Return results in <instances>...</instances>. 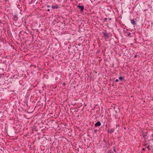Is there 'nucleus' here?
<instances>
[{
  "label": "nucleus",
  "instance_id": "nucleus-1",
  "mask_svg": "<svg viewBox=\"0 0 153 153\" xmlns=\"http://www.w3.org/2000/svg\"><path fill=\"white\" fill-rule=\"evenodd\" d=\"M77 7L80 10L81 13L84 10V6L82 3H79L77 5Z\"/></svg>",
  "mask_w": 153,
  "mask_h": 153
},
{
  "label": "nucleus",
  "instance_id": "nucleus-2",
  "mask_svg": "<svg viewBox=\"0 0 153 153\" xmlns=\"http://www.w3.org/2000/svg\"><path fill=\"white\" fill-rule=\"evenodd\" d=\"M102 33L103 35V37L106 39H108L110 36L106 30H105Z\"/></svg>",
  "mask_w": 153,
  "mask_h": 153
},
{
  "label": "nucleus",
  "instance_id": "nucleus-3",
  "mask_svg": "<svg viewBox=\"0 0 153 153\" xmlns=\"http://www.w3.org/2000/svg\"><path fill=\"white\" fill-rule=\"evenodd\" d=\"M148 133V131L145 132H144L143 131H142V136L145 139H146V138H145V137L146 136H147Z\"/></svg>",
  "mask_w": 153,
  "mask_h": 153
},
{
  "label": "nucleus",
  "instance_id": "nucleus-4",
  "mask_svg": "<svg viewBox=\"0 0 153 153\" xmlns=\"http://www.w3.org/2000/svg\"><path fill=\"white\" fill-rule=\"evenodd\" d=\"M136 21L137 19H131V23L133 25H137V23H136Z\"/></svg>",
  "mask_w": 153,
  "mask_h": 153
},
{
  "label": "nucleus",
  "instance_id": "nucleus-5",
  "mask_svg": "<svg viewBox=\"0 0 153 153\" xmlns=\"http://www.w3.org/2000/svg\"><path fill=\"white\" fill-rule=\"evenodd\" d=\"M101 125V123L100 121H97L94 124L95 127H98L100 126Z\"/></svg>",
  "mask_w": 153,
  "mask_h": 153
},
{
  "label": "nucleus",
  "instance_id": "nucleus-6",
  "mask_svg": "<svg viewBox=\"0 0 153 153\" xmlns=\"http://www.w3.org/2000/svg\"><path fill=\"white\" fill-rule=\"evenodd\" d=\"M18 18L17 15H16L14 16L12 19L14 21L16 22L18 20Z\"/></svg>",
  "mask_w": 153,
  "mask_h": 153
},
{
  "label": "nucleus",
  "instance_id": "nucleus-7",
  "mask_svg": "<svg viewBox=\"0 0 153 153\" xmlns=\"http://www.w3.org/2000/svg\"><path fill=\"white\" fill-rule=\"evenodd\" d=\"M51 8H52L53 9H57L59 8V7L58 6V5H52L51 7Z\"/></svg>",
  "mask_w": 153,
  "mask_h": 153
},
{
  "label": "nucleus",
  "instance_id": "nucleus-8",
  "mask_svg": "<svg viewBox=\"0 0 153 153\" xmlns=\"http://www.w3.org/2000/svg\"><path fill=\"white\" fill-rule=\"evenodd\" d=\"M125 77L124 76H120L119 77V79L121 81H124L125 80Z\"/></svg>",
  "mask_w": 153,
  "mask_h": 153
},
{
  "label": "nucleus",
  "instance_id": "nucleus-9",
  "mask_svg": "<svg viewBox=\"0 0 153 153\" xmlns=\"http://www.w3.org/2000/svg\"><path fill=\"white\" fill-rule=\"evenodd\" d=\"M20 78V76L19 75L17 74L13 76L12 78H13L15 79H18Z\"/></svg>",
  "mask_w": 153,
  "mask_h": 153
},
{
  "label": "nucleus",
  "instance_id": "nucleus-10",
  "mask_svg": "<svg viewBox=\"0 0 153 153\" xmlns=\"http://www.w3.org/2000/svg\"><path fill=\"white\" fill-rule=\"evenodd\" d=\"M116 128L114 127L113 128L110 129V133L111 134L114 132V131L115 130Z\"/></svg>",
  "mask_w": 153,
  "mask_h": 153
},
{
  "label": "nucleus",
  "instance_id": "nucleus-11",
  "mask_svg": "<svg viewBox=\"0 0 153 153\" xmlns=\"http://www.w3.org/2000/svg\"><path fill=\"white\" fill-rule=\"evenodd\" d=\"M125 33L127 34V36H130L131 35V33L130 32H125Z\"/></svg>",
  "mask_w": 153,
  "mask_h": 153
},
{
  "label": "nucleus",
  "instance_id": "nucleus-12",
  "mask_svg": "<svg viewBox=\"0 0 153 153\" xmlns=\"http://www.w3.org/2000/svg\"><path fill=\"white\" fill-rule=\"evenodd\" d=\"M108 153H114L111 149H108Z\"/></svg>",
  "mask_w": 153,
  "mask_h": 153
},
{
  "label": "nucleus",
  "instance_id": "nucleus-13",
  "mask_svg": "<svg viewBox=\"0 0 153 153\" xmlns=\"http://www.w3.org/2000/svg\"><path fill=\"white\" fill-rule=\"evenodd\" d=\"M33 129H34L35 130L37 131V130L38 129V128H37V126H33Z\"/></svg>",
  "mask_w": 153,
  "mask_h": 153
},
{
  "label": "nucleus",
  "instance_id": "nucleus-14",
  "mask_svg": "<svg viewBox=\"0 0 153 153\" xmlns=\"http://www.w3.org/2000/svg\"><path fill=\"white\" fill-rule=\"evenodd\" d=\"M146 148L148 149L149 150H151V149L150 148V146L149 145L148 146L146 147Z\"/></svg>",
  "mask_w": 153,
  "mask_h": 153
},
{
  "label": "nucleus",
  "instance_id": "nucleus-15",
  "mask_svg": "<svg viewBox=\"0 0 153 153\" xmlns=\"http://www.w3.org/2000/svg\"><path fill=\"white\" fill-rule=\"evenodd\" d=\"M113 151L114 152H116V147L115 146H114L113 147Z\"/></svg>",
  "mask_w": 153,
  "mask_h": 153
},
{
  "label": "nucleus",
  "instance_id": "nucleus-16",
  "mask_svg": "<svg viewBox=\"0 0 153 153\" xmlns=\"http://www.w3.org/2000/svg\"><path fill=\"white\" fill-rule=\"evenodd\" d=\"M107 18H105L104 19V21L106 22L107 21Z\"/></svg>",
  "mask_w": 153,
  "mask_h": 153
},
{
  "label": "nucleus",
  "instance_id": "nucleus-17",
  "mask_svg": "<svg viewBox=\"0 0 153 153\" xmlns=\"http://www.w3.org/2000/svg\"><path fill=\"white\" fill-rule=\"evenodd\" d=\"M124 30V32L125 33V32H127L126 31L128 30V29H124V30Z\"/></svg>",
  "mask_w": 153,
  "mask_h": 153
},
{
  "label": "nucleus",
  "instance_id": "nucleus-18",
  "mask_svg": "<svg viewBox=\"0 0 153 153\" xmlns=\"http://www.w3.org/2000/svg\"><path fill=\"white\" fill-rule=\"evenodd\" d=\"M97 129H94V132L95 133H97Z\"/></svg>",
  "mask_w": 153,
  "mask_h": 153
},
{
  "label": "nucleus",
  "instance_id": "nucleus-19",
  "mask_svg": "<svg viewBox=\"0 0 153 153\" xmlns=\"http://www.w3.org/2000/svg\"><path fill=\"white\" fill-rule=\"evenodd\" d=\"M108 147H107V146H106V147H105V151H106V150L108 149Z\"/></svg>",
  "mask_w": 153,
  "mask_h": 153
},
{
  "label": "nucleus",
  "instance_id": "nucleus-20",
  "mask_svg": "<svg viewBox=\"0 0 153 153\" xmlns=\"http://www.w3.org/2000/svg\"><path fill=\"white\" fill-rule=\"evenodd\" d=\"M65 85H66V84H65V82H64L62 84V85L63 86H65Z\"/></svg>",
  "mask_w": 153,
  "mask_h": 153
},
{
  "label": "nucleus",
  "instance_id": "nucleus-21",
  "mask_svg": "<svg viewBox=\"0 0 153 153\" xmlns=\"http://www.w3.org/2000/svg\"><path fill=\"white\" fill-rule=\"evenodd\" d=\"M119 126V125L118 124H116V128H117V127L118 126Z\"/></svg>",
  "mask_w": 153,
  "mask_h": 153
},
{
  "label": "nucleus",
  "instance_id": "nucleus-22",
  "mask_svg": "<svg viewBox=\"0 0 153 153\" xmlns=\"http://www.w3.org/2000/svg\"><path fill=\"white\" fill-rule=\"evenodd\" d=\"M146 149V148H143L142 149V150H143V151H145V149Z\"/></svg>",
  "mask_w": 153,
  "mask_h": 153
},
{
  "label": "nucleus",
  "instance_id": "nucleus-23",
  "mask_svg": "<svg viewBox=\"0 0 153 153\" xmlns=\"http://www.w3.org/2000/svg\"><path fill=\"white\" fill-rule=\"evenodd\" d=\"M147 144H143V146H146Z\"/></svg>",
  "mask_w": 153,
  "mask_h": 153
},
{
  "label": "nucleus",
  "instance_id": "nucleus-24",
  "mask_svg": "<svg viewBox=\"0 0 153 153\" xmlns=\"http://www.w3.org/2000/svg\"><path fill=\"white\" fill-rule=\"evenodd\" d=\"M118 81H119L118 79H116V80H115V81L116 82H118Z\"/></svg>",
  "mask_w": 153,
  "mask_h": 153
},
{
  "label": "nucleus",
  "instance_id": "nucleus-25",
  "mask_svg": "<svg viewBox=\"0 0 153 153\" xmlns=\"http://www.w3.org/2000/svg\"><path fill=\"white\" fill-rule=\"evenodd\" d=\"M110 129L109 130V129H108V131H107V132H108V133H110Z\"/></svg>",
  "mask_w": 153,
  "mask_h": 153
},
{
  "label": "nucleus",
  "instance_id": "nucleus-26",
  "mask_svg": "<svg viewBox=\"0 0 153 153\" xmlns=\"http://www.w3.org/2000/svg\"><path fill=\"white\" fill-rule=\"evenodd\" d=\"M47 7H51V6L50 5H48L47 6Z\"/></svg>",
  "mask_w": 153,
  "mask_h": 153
},
{
  "label": "nucleus",
  "instance_id": "nucleus-27",
  "mask_svg": "<svg viewBox=\"0 0 153 153\" xmlns=\"http://www.w3.org/2000/svg\"><path fill=\"white\" fill-rule=\"evenodd\" d=\"M6 2H9V0H4Z\"/></svg>",
  "mask_w": 153,
  "mask_h": 153
},
{
  "label": "nucleus",
  "instance_id": "nucleus-28",
  "mask_svg": "<svg viewBox=\"0 0 153 153\" xmlns=\"http://www.w3.org/2000/svg\"><path fill=\"white\" fill-rule=\"evenodd\" d=\"M50 11V9H48L47 10V11H48V12H49Z\"/></svg>",
  "mask_w": 153,
  "mask_h": 153
},
{
  "label": "nucleus",
  "instance_id": "nucleus-29",
  "mask_svg": "<svg viewBox=\"0 0 153 153\" xmlns=\"http://www.w3.org/2000/svg\"><path fill=\"white\" fill-rule=\"evenodd\" d=\"M120 138V137H118V140L119 141L120 140V139H119V138Z\"/></svg>",
  "mask_w": 153,
  "mask_h": 153
},
{
  "label": "nucleus",
  "instance_id": "nucleus-30",
  "mask_svg": "<svg viewBox=\"0 0 153 153\" xmlns=\"http://www.w3.org/2000/svg\"><path fill=\"white\" fill-rule=\"evenodd\" d=\"M137 55H135V56H134V57H135V58H136V57H137Z\"/></svg>",
  "mask_w": 153,
  "mask_h": 153
},
{
  "label": "nucleus",
  "instance_id": "nucleus-31",
  "mask_svg": "<svg viewBox=\"0 0 153 153\" xmlns=\"http://www.w3.org/2000/svg\"><path fill=\"white\" fill-rule=\"evenodd\" d=\"M57 79H58V77H56V78H55V80H57Z\"/></svg>",
  "mask_w": 153,
  "mask_h": 153
},
{
  "label": "nucleus",
  "instance_id": "nucleus-32",
  "mask_svg": "<svg viewBox=\"0 0 153 153\" xmlns=\"http://www.w3.org/2000/svg\"><path fill=\"white\" fill-rule=\"evenodd\" d=\"M1 78H2V77H1V74H0V79Z\"/></svg>",
  "mask_w": 153,
  "mask_h": 153
},
{
  "label": "nucleus",
  "instance_id": "nucleus-33",
  "mask_svg": "<svg viewBox=\"0 0 153 153\" xmlns=\"http://www.w3.org/2000/svg\"><path fill=\"white\" fill-rule=\"evenodd\" d=\"M108 144L109 145H110V144H109V143H108Z\"/></svg>",
  "mask_w": 153,
  "mask_h": 153
},
{
  "label": "nucleus",
  "instance_id": "nucleus-34",
  "mask_svg": "<svg viewBox=\"0 0 153 153\" xmlns=\"http://www.w3.org/2000/svg\"><path fill=\"white\" fill-rule=\"evenodd\" d=\"M52 145H53H53H54V143H53V144H52Z\"/></svg>",
  "mask_w": 153,
  "mask_h": 153
},
{
  "label": "nucleus",
  "instance_id": "nucleus-35",
  "mask_svg": "<svg viewBox=\"0 0 153 153\" xmlns=\"http://www.w3.org/2000/svg\"><path fill=\"white\" fill-rule=\"evenodd\" d=\"M123 140H125V138H123Z\"/></svg>",
  "mask_w": 153,
  "mask_h": 153
},
{
  "label": "nucleus",
  "instance_id": "nucleus-36",
  "mask_svg": "<svg viewBox=\"0 0 153 153\" xmlns=\"http://www.w3.org/2000/svg\"><path fill=\"white\" fill-rule=\"evenodd\" d=\"M123 140H125V138H123Z\"/></svg>",
  "mask_w": 153,
  "mask_h": 153
},
{
  "label": "nucleus",
  "instance_id": "nucleus-37",
  "mask_svg": "<svg viewBox=\"0 0 153 153\" xmlns=\"http://www.w3.org/2000/svg\"><path fill=\"white\" fill-rule=\"evenodd\" d=\"M111 20V19H110V20Z\"/></svg>",
  "mask_w": 153,
  "mask_h": 153
}]
</instances>
